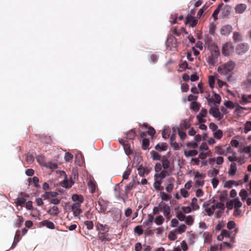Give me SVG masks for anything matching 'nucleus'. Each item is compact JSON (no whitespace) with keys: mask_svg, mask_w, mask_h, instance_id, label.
<instances>
[{"mask_svg":"<svg viewBox=\"0 0 251 251\" xmlns=\"http://www.w3.org/2000/svg\"><path fill=\"white\" fill-rule=\"evenodd\" d=\"M154 178V182L153 183V187L156 190H160L161 189V185L162 183V179L160 178Z\"/></svg>","mask_w":251,"mask_h":251,"instance_id":"72a5a7b5","label":"nucleus"},{"mask_svg":"<svg viewBox=\"0 0 251 251\" xmlns=\"http://www.w3.org/2000/svg\"><path fill=\"white\" fill-rule=\"evenodd\" d=\"M137 170L139 175L142 177L148 175L151 172V169L149 168L144 167L142 165H140L138 167Z\"/></svg>","mask_w":251,"mask_h":251,"instance_id":"dca6fc26","label":"nucleus"},{"mask_svg":"<svg viewBox=\"0 0 251 251\" xmlns=\"http://www.w3.org/2000/svg\"><path fill=\"white\" fill-rule=\"evenodd\" d=\"M249 49V45L247 43H242L237 45L236 51L238 54H243L245 53Z\"/></svg>","mask_w":251,"mask_h":251,"instance_id":"9d476101","label":"nucleus"},{"mask_svg":"<svg viewBox=\"0 0 251 251\" xmlns=\"http://www.w3.org/2000/svg\"><path fill=\"white\" fill-rule=\"evenodd\" d=\"M207 115V110L205 109L202 108L199 114L197 115V118H204Z\"/></svg>","mask_w":251,"mask_h":251,"instance_id":"338daca9","label":"nucleus"},{"mask_svg":"<svg viewBox=\"0 0 251 251\" xmlns=\"http://www.w3.org/2000/svg\"><path fill=\"white\" fill-rule=\"evenodd\" d=\"M208 83L211 88H214L215 83V77L214 76L210 75L209 76Z\"/></svg>","mask_w":251,"mask_h":251,"instance_id":"774afa93","label":"nucleus"},{"mask_svg":"<svg viewBox=\"0 0 251 251\" xmlns=\"http://www.w3.org/2000/svg\"><path fill=\"white\" fill-rule=\"evenodd\" d=\"M191 208L193 210H196L199 209V206L198 204V200L196 198H193L191 202Z\"/></svg>","mask_w":251,"mask_h":251,"instance_id":"58836bf2","label":"nucleus"},{"mask_svg":"<svg viewBox=\"0 0 251 251\" xmlns=\"http://www.w3.org/2000/svg\"><path fill=\"white\" fill-rule=\"evenodd\" d=\"M247 6L246 4L244 3H240L237 4L235 7V10L237 13L238 14H242L247 9Z\"/></svg>","mask_w":251,"mask_h":251,"instance_id":"bb28decb","label":"nucleus"},{"mask_svg":"<svg viewBox=\"0 0 251 251\" xmlns=\"http://www.w3.org/2000/svg\"><path fill=\"white\" fill-rule=\"evenodd\" d=\"M161 163L163 169L161 173L157 175L160 177V179H164L166 176H170L172 174L173 168L171 166L170 161L167 158H163Z\"/></svg>","mask_w":251,"mask_h":251,"instance_id":"f03ea898","label":"nucleus"},{"mask_svg":"<svg viewBox=\"0 0 251 251\" xmlns=\"http://www.w3.org/2000/svg\"><path fill=\"white\" fill-rule=\"evenodd\" d=\"M108 202L103 200H100L96 204V209L99 213L105 212L107 208Z\"/></svg>","mask_w":251,"mask_h":251,"instance_id":"0eeeda50","label":"nucleus"},{"mask_svg":"<svg viewBox=\"0 0 251 251\" xmlns=\"http://www.w3.org/2000/svg\"><path fill=\"white\" fill-rule=\"evenodd\" d=\"M72 200L75 201V203H82L83 201V197L81 195L77 194H74L72 196Z\"/></svg>","mask_w":251,"mask_h":251,"instance_id":"f704fd0d","label":"nucleus"},{"mask_svg":"<svg viewBox=\"0 0 251 251\" xmlns=\"http://www.w3.org/2000/svg\"><path fill=\"white\" fill-rule=\"evenodd\" d=\"M154 220V216L153 215L150 214L148 215V219L146 220L144 223L143 225L147 227L148 229L151 228V225Z\"/></svg>","mask_w":251,"mask_h":251,"instance_id":"b1692460","label":"nucleus"},{"mask_svg":"<svg viewBox=\"0 0 251 251\" xmlns=\"http://www.w3.org/2000/svg\"><path fill=\"white\" fill-rule=\"evenodd\" d=\"M84 224L89 230H91L93 228L94 224L93 222L91 221H86L84 222Z\"/></svg>","mask_w":251,"mask_h":251,"instance_id":"e2e57ef3","label":"nucleus"},{"mask_svg":"<svg viewBox=\"0 0 251 251\" xmlns=\"http://www.w3.org/2000/svg\"><path fill=\"white\" fill-rule=\"evenodd\" d=\"M176 234L177 233L174 230H172L169 233L168 237L170 240L175 241L177 238Z\"/></svg>","mask_w":251,"mask_h":251,"instance_id":"09e8293b","label":"nucleus"},{"mask_svg":"<svg viewBox=\"0 0 251 251\" xmlns=\"http://www.w3.org/2000/svg\"><path fill=\"white\" fill-rule=\"evenodd\" d=\"M245 84L248 89H251V71L248 74Z\"/></svg>","mask_w":251,"mask_h":251,"instance_id":"37998d69","label":"nucleus"},{"mask_svg":"<svg viewBox=\"0 0 251 251\" xmlns=\"http://www.w3.org/2000/svg\"><path fill=\"white\" fill-rule=\"evenodd\" d=\"M210 50V55L207 58V61L209 64L213 65L216 63L218 57L220 54L219 50L218 47H214L212 49L209 50Z\"/></svg>","mask_w":251,"mask_h":251,"instance_id":"20e7f679","label":"nucleus"},{"mask_svg":"<svg viewBox=\"0 0 251 251\" xmlns=\"http://www.w3.org/2000/svg\"><path fill=\"white\" fill-rule=\"evenodd\" d=\"M184 155L186 157H188L190 156H195L198 154V151L196 150L184 151Z\"/></svg>","mask_w":251,"mask_h":251,"instance_id":"a18cd8bd","label":"nucleus"},{"mask_svg":"<svg viewBox=\"0 0 251 251\" xmlns=\"http://www.w3.org/2000/svg\"><path fill=\"white\" fill-rule=\"evenodd\" d=\"M239 102L242 105L251 103V95H242Z\"/></svg>","mask_w":251,"mask_h":251,"instance_id":"4be33fe9","label":"nucleus"},{"mask_svg":"<svg viewBox=\"0 0 251 251\" xmlns=\"http://www.w3.org/2000/svg\"><path fill=\"white\" fill-rule=\"evenodd\" d=\"M135 187L134 180H133L131 182H129L128 184L125 188V193L127 195L129 192Z\"/></svg>","mask_w":251,"mask_h":251,"instance_id":"c03bdc74","label":"nucleus"},{"mask_svg":"<svg viewBox=\"0 0 251 251\" xmlns=\"http://www.w3.org/2000/svg\"><path fill=\"white\" fill-rule=\"evenodd\" d=\"M194 181H195V187L198 188L199 187H202L204 184V179L206 176L205 174L200 173L199 172L194 173Z\"/></svg>","mask_w":251,"mask_h":251,"instance_id":"39448f33","label":"nucleus"},{"mask_svg":"<svg viewBox=\"0 0 251 251\" xmlns=\"http://www.w3.org/2000/svg\"><path fill=\"white\" fill-rule=\"evenodd\" d=\"M237 171L236 164L234 162L232 163L230 165V168L228 171V174L229 176H234L235 175Z\"/></svg>","mask_w":251,"mask_h":251,"instance_id":"473e14b6","label":"nucleus"},{"mask_svg":"<svg viewBox=\"0 0 251 251\" xmlns=\"http://www.w3.org/2000/svg\"><path fill=\"white\" fill-rule=\"evenodd\" d=\"M185 24H189L192 27H194L198 24V21L195 17L191 15H188L185 19Z\"/></svg>","mask_w":251,"mask_h":251,"instance_id":"a211bd4d","label":"nucleus"},{"mask_svg":"<svg viewBox=\"0 0 251 251\" xmlns=\"http://www.w3.org/2000/svg\"><path fill=\"white\" fill-rule=\"evenodd\" d=\"M20 235H21V232L20 230H17L16 232V234L14 237V240L12 246V248L14 247L17 244V243L20 241Z\"/></svg>","mask_w":251,"mask_h":251,"instance_id":"79ce46f5","label":"nucleus"},{"mask_svg":"<svg viewBox=\"0 0 251 251\" xmlns=\"http://www.w3.org/2000/svg\"><path fill=\"white\" fill-rule=\"evenodd\" d=\"M190 108L194 111H198L200 105L196 101H192L190 104Z\"/></svg>","mask_w":251,"mask_h":251,"instance_id":"680f3d73","label":"nucleus"},{"mask_svg":"<svg viewBox=\"0 0 251 251\" xmlns=\"http://www.w3.org/2000/svg\"><path fill=\"white\" fill-rule=\"evenodd\" d=\"M112 215L114 221L119 222L121 219L122 211L118 209H114L112 211Z\"/></svg>","mask_w":251,"mask_h":251,"instance_id":"412c9836","label":"nucleus"},{"mask_svg":"<svg viewBox=\"0 0 251 251\" xmlns=\"http://www.w3.org/2000/svg\"><path fill=\"white\" fill-rule=\"evenodd\" d=\"M240 152H244L250 155L251 154V146H246L240 151Z\"/></svg>","mask_w":251,"mask_h":251,"instance_id":"0e129e2a","label":"nucleus"},{"mask_svg":"<svg viewBox=\"0 0 251 251\" xmlns=\"http://www.w3.org/2000/svg\"><path fill=\"white\" fill-rule=\"evenodd\" d=\"M177 132H178L179 137L181 141L184 140L187 137V134L185 131L180 130L177 127Z\"/></svg>","mask_w":251,"mask_h":251,"instance_id":"de8ad7c7","label":"nucleus"},{"mask_svg":"<svg viewBox=\"0 0 251 251\" xmlns=\"http://www.w3.org/2000/svg\"><path fill=\"white\" fill-rule=\"evenodd\" d=\"M227 228L229 230H231L234 228L233 231L234 232V234H236L238 231V228L236 227V224L233 221H229L227 223Z\"/></svg>","mask_w":251,"mask_h":251,"instance_id":"cd10ccee","label":"nucleus"},{"mask_svg":"<svg viewBox=\"0 0 251 251\" xmlns=\"http://www.w3.org/2000/svg\"><path fill=\"white\" fill-rule=\"evenodd\" d=\"M155 149L159 151H165L168 149V145L166 143H159L155 146Z\"/></svg>","mask_w":251,"mask_h":251,"instance_id":"2f4dec72","label":"nucleus"},{"mask_svg":"<svg viewBox=\"0 0 251 251\" xmlns=\"http://www.w3.org/2000/svg\"><path fill=\"white\" fill-rule=\"evenodd\" d=\"M228 207H229L230 206L232 207L234 205V208L236 209H238L240 208L242 205V203H241L239 198H235L233 201L229 202L228 203Z\"/></svg>","mask_w":251,"mask_h":251,"instance_id":"a878e982","label":"nucleus"},{"mask_svg":"<svg viewBox=\"0 0 251 251\" xmlns=\"http://www.w3.org/2000/svg\"><path fill=\"white\" fill-rule=\"evenodd\" d=\"M60 212V210L58 207L56 205H53L47 211V213L51 216H56L58 215Z\"/></svg>","mask_w":251,"mask_h":251,"instance_id":"393cba45","label":"nucleus"},{"mask_svg":"<svg viewBox=\"0 0 251 251\" xmlns=\"http://www.w3.org/2000/svg\"><path fill=\"white\" fill-rule=\"evenodd\" d=\"M88 186L91 193H94L96 191L97 185L96 182L93 178H90L88 181Z\"/></svg>","mask_w":251,"mask_h":251,"instance_id":"5701e85b","label":"nucleus"},{"mask_svg":"<svg viewBox=\"0 0 251 251\" xmlns=\"http://www.w3.org/2000/svg\"><path fill=\"white\" fill-rule=\"evenodd\" d=\"M223 131L220 129H218L214 132L213 133V136L214 137L217 139H220L222 136H223Z\"/></svg>","mask_w":251,"mask_h":251,"instance_id":"5fc2aeb1","label":"nucleus"},{"mask_svg":"<svg viewBox=\"0 0 251 251\" xmlns=\"http://www.w3.org/2000/svg\"><path fill=\"white\" fill-rule=\"evenodd\" d=\"M168 181L170 182L169 184H168L166 188L165 189L166 191L168 193L171 192L174 188V184L173 183L175 181V179L173 177H170L168 179Z\"/></svg>","mask_w":251,"mask_h":251,"instance_id":"7c9ffc66","label":"nucleus"},{"mask_svg":"<svg viewBox=\"0 0 251 251\" xmlns=\"http://www.w3.org/2000/svg\"><path fill=\"white\" fill-rule=\"evenodd\" d=\"M224 104L226 107L230 109H232L235 107L234 104L230 100L225 101Z\"/></svg>","mask_w":251,"mask_h":251,"instance_id":"6e6d98bb","label":"nucleus"},{"mask_svg":"<svg viewBox=\"0 0 251 251\" xmlns=\"http://www.w3.org/2000/svg\"><path fill=\"white\" fill-rule=\"evenodd\" d=\"M74 184V182L71 178H69L67 176L65 177L64 180L60 182V185L66 188H70Z\"/></svg>","mask_w":251,"mask_h":251,"instance_id":"aec40b11","label":"nucleus"},{"mask_svg":"<svg viewBox=\"0 0 251 251\" xmlns=\"http://www.w3.org/2000/svg\"><path fill=\"white\" fill-rule=\"evenodd\" d=\"M209 114L212 115L218 120H221L224 116L223 114H221L218 107L212 106L209 110Z\"/></svg>","mask_w":251,"mask_h":251,"instance_id":"6e6552de","label":"nucleus"},{"mask_svg":"<svg viewBox=\"0 0 251 251\" xmlns=\"http://www.w3.org/2000/svg\"><path fill=\"white\" fill-rule=\"evenodd\" d=\"M170 132L171 131L169 128L168 127H165L162 133L163 138L164 139L169 138L170 136Z\"/></svg>","mask_w":251,"mask_h":251,"instance_id":"8fccbe9b","label":"nucleus"},{"mask_svg":"<svg viewBox=\"0 0 251 251\" xmlns=\"http://www.w3.org/2000/svg\"><path fill=\"white\" fill-rule=\"evenodd\" d=\"M160 208H161V210L162 211L165 218L167 220H169L172 217L170 206L165 202L162 201L161 202V207Z\"/></svg>","mask_w":251,"mask_h":251,"instance_id":"423d86ee","label":"nucleus"},{"mask_svg":"<svg viewBox=\"0 0 251 251\" xmlns=\"http://www.w3.org/2000/svg\"><path fill=\"white\" fill-rule=\"evenodd\" d=\"M232 30V27L230 25H226L220 28V33L224 36L228 35Z\"/></svg>","mask_w":251,"mask_h":251,"instance_id":"4468645a","label":"nucleus"},{"mask_svg":"<svg viewBox=\"0 0 251 251\" xmlns=\"http://www.w3.org/2000/svg\"><path fill=\"white\" fill-rule=\"evenodd\" d=\"M173 133L170 136V144L172 146L174 147L176 149L179 148L178 144L175 141L176 136L177 133V127L173 126L172 128Z\"/></svg>","mask_w":251,"mask_h":251,"instance_id":"9b49d317","label":"nucleus"},{"mask_svg":"<svg viewBox=\"0 0 251 251\" xmlns=\"http://www.w3.org/2000/svg\"><path fill=\"white\" fill-rule=\"evenodd\" d=\"M187 225L191 226L194 223V219L192 216L189 215L186 216L184 221Z\"/></svg>","mask_w":251,"mask_h":251,"instance_id":"4d7b16f0","label":"nucleus"},{"mask_svg":"<svg viewBox=\"0 0 251 251\" xmlns=\"http://www.w3.org/2000/svg\"><path fill=\"white\" fill-rule=\"evenodd\" d=\"M215 152L218 155H226L227 153L231 151V148L228 147L226 151L223 147L218 146L214 148Z\"/></svg>","mask_w":251,"mask_h":251,"instance_id":"ddd939ff","label":"nucleus"},{"mask_svg":"<svg viewBox=\"0 0 251 251\" xmlns=\"http://www.w3.org/2000/svg\"><path fill=\"white\" fill-rule=\"evenodd\" d=\"M161 200L163 201H168L169 200H170V199L171 198V197L166 194L165 192H162L161 193Z\"/></svg>","mask_w":251,"mask_h":251,"instance_id":"69168bd1","label":"nucleus"},{"mask_svg":"<svg viewBox=\"0 0 251 251\" xmlns=\"http://www.w3.org/2000/svg\"><path fill=\"white\" fill-rule=\"evenodd\" d=\"M24 222V218L20 216H17V219L15 222V226L18 227H20Z\"/></svg>","mask_w":251,"mask_h":251,"instance_id":"3c124183","label":"nucleus"},{"mask_svg":"<svg viewBox=\"0 0 251 251\" xmlns=\"http://www.w3.org/2000/svg\"><path fill=\"white\" fill-rule=\"evenodd\" d=\"M232 231H228L226 229H222L221 231V233L217 237V240L219 241L223 240L224 238H228L230 236Z\"/></svg>","mask_w":251,"mask_h":251,"instance_id":"6ab92c4d","label":"nucleus"},{"mask_svg":"<svg viewBox=\"0 0 251 251\" xmlns=\"http://www.w3.org/2000/svg\"><path fill=\"white\" fill-rule=\"evenodd\" d=\"M204 43L205 46L208 50L212 49L214 47H218L213 42L212 37L209 35H205L204 36Z\"/></svg>","mask_w":251,"mask_h":251,"instance_id":"f8f14e48","label":"nucleus"},{"mask_svg":"<svg viewBox=\"0 0 251 251\" xmlns=\"http://www.w3.org/2000/svg\"><path fill=\"white\" fill-rule=\"evenodd\" d=\"M97 229L99 230H100V232L103 231L104 232H108V230L109 229L108 226L106 225H102L100 223H98L97 225Z\"/></svg>","mask_w":251,"mask_h":251,"instance_id":"a19ab883","label":"nucleus"},{"mask_svg":"<svg viewBox=\"0 0 251 251\" xmlns=\"http://www.w3.org/2000/svg\"><path fill=\"white\" fill-rule=\"evenodd\" d=\"M186 225L184 224H181L176 227V228L174 230L177 234H181L186 231Z\"/></svg>","mask_w":251,"mask_h":251,"instance_id":"c756f323","label":"nucleus"},{"mask_svg":"<svg viewBox=\"0 0 251 251\" xmlns=\"http://www.w3.org/2000/svg\"><path fill=\"white\" fill-rule=\"evenodd\" d=\"M235 66V63L233 61H229L220 65L218 68V72L222 75H227L230 74Z\"/></svg>","mask_w":251,"mask_h":251,"instance_id":"7ed1b4c3","label":"nucleus"},{"mask_svg":"<svg viewBox=\"0 0 251 251\" xmlns=\"http://www.w3.org/2000/svg\"><path fill=\"white\" fill-rule=\"evenodd\" d=\"M82 203H74L72 205V210L73 212L74 216H78L81 212L82 211L80 209L81 204Z\"/></svg>","mask_w":251,"mask_h":251,"instance_id":"2eb2a0df","label":"nucleus"},{"mask_svg":"<svg viewBox=\"0 0 251 251\" xmlns=\"http://www.w3.org/2000/svg\"><path fill=\"white\" fill-rule=\"evenodd\" d=\"M251 130V121H247L244 125V132L246 134L248 133Z\"/></svg>","mask_w":251,"mask_h":251,"instance_id":"49530a36","label":"nucleus"},{"mask_svg":"<svg viewBox=\"0 0 251 251\" xmlns=\"http://www.w3.org/2000/svg\"><path fill=\"white\" fill-rule=\"evenodd\" d=\"M43 225L46 226L47 227L53 229L55 228L54 225L52 222L48 221L47 220H45L43 222Z\"/></svg>","mask_w":251,"mask_h":251,"instance_id":"603ef678","label":"nucleus"},{"mask_svg":"<svg viewBox=\"0 0 251 251\" xmlns=\"http://www.w3.org/2000/svg\"><path fill=\"white\" fill-rule=\"evenodd\" d=\"M216 27V22H215V21L211 22L209 24V31L210 33H211V34L214 33Z\"/></svg>","mask_w":251,"mask_h":251,"instance_id":"13d9d810","label":"nucleus"},{"mask_svg":"<svg viewBox=\"0 0 251 251\" xmlns=\"http://www.w3.org/2000/svg\"><path fill=\"white\" fill-rule=\"evenodd\" d=\"M190 122L186 119L181 120L180 123V127L184 129L190 128Z\"/></svg>","mask_w":251,"mask_h":251,"instance_id":"c9c22d12","label":"nucleus"},{"mask_svg":"<svg viewBox=\"0 0 251 251\" xmlns=\"http://www.w3.org/2000/svg\"><path fill=\"white\" fill-rule=\"evenodd\" d=\"M99 238L100 240L102 242L110 241L112 239L111 235L107 232H100Z\"/></svg>","mask_w":251,"mask_h":251,"instance_id":"f3484780","label":"nucleus"},{"mask_svg":"<svg viewBox=\"0 0 251 251\" xmlns=\"http://www.w3.org/2000/svg\"><path fill=\"white\" fill-rule=\"evenodd\" d=\"M239 196L241 197L243 201H245L248 196V193L245 189H242L239 193Z\"/></svg>","mask_w":251,"mask_h":251,"instance_id":"bf43d9fd","label":"nucleus"},{"mask_svg":"<svg viewBox=\"0 0 251 251\" xmlns=\"http://www.w3.org/2000/svg\"><path fill=\"white\" fill-rule=\"evenodd\" d=\"M214 200L211 199L210 201L203 203L202 205L203 207L204 208L203 213L204 215L210 216L213 214L217 209V210L215 211V215L217 218H219L224 210L225 205L222 202H218L216 204H213L211 206L208 207L210 203H214Z\"/></svg>","mask_w":251,"mask_h":251,"instance_id":"f257e3e1","label":"nucleus"},{"mask_svg":"<svg viewBox=\"0 0 251 251\" xmlns=\"http://www.w3.org/2000/svg\"><path fill=\"white\" fill-rule=\"evenodd\" d=\"M233 51V47L231 43H226L223 46L222 53L225 56L230 55Z\"/></svg>","mask_w":251,"mask_h":251,"instance_id":"1a4fd4ad","label":"nucleus"},{"mask_svg":"<svg viewBox=\"0 0 251 251\" xmlns=\"http://www.w3.org/2000/svg\"><path fill=\"white\" fill-rule=\"evenodd\" d=\"M151 156L154 160H160L161 159V155L155 151L151 152Z\"/></svg>","mask_w":251,"mask_h":251,"instance_id":"864d4df0","label":"nucleus"},{"mask_svg":"<svg viewBox=\"0 0 251 251\" xmlns=\"http://www.w3.org/2000/svg\"><path fill=\"white\" fill-rule=\"evenodd\" d=\"M219 173V170L215 168H213L212 170L208 172V176L209 177H213V178H217V176Z\"/></svg>","mask_w":251,"mask_h":251,"instance_id":"ea45409f","label":"nucleus"},{"mask_svg":"<svg viewBox=\"0 0 251 251\" xmlns=\"http://www.w3.org/2000/svg\"><path fill=\"white\" fill-rule=\"evenodd\" d=\"M57 195L58 193L56 192H46L45 195L42 196V197L46 199L49 197H55Z\"/></svg>","mask_w":251,"mask_h":251,"instance_id":"052dcab7","label":"nucleus"},{"mask_svg":"<svg viewBox=\"0 0 251 251\" xmlns=\"http://www.w3.org/2000/svg\"><path fill=\"white\" fill-rule=\"evenodd\" d=\"M162 168H163V167H162V163L161 164L160 163H157L155 164V167H154L155 174L154 176V177L160 178V177H159L157 175L159 174V173H161Z\"/></svg>","mask_w":251,"mask_h":251,"instance_id":"c85d7f7f","label":"nucleus"},{"mask_svg":"<svg viewBox=\"0 0 251 251\" xmlns=\"http://www.w3.org/2000/svg\"><path fill=\"white\" fill-rule=\"evenodd\" d=\"M233 39L235 42H239L243 40V37L239 32L235 31L233 34Z\"/></svg>","mask_w":251,"mask_h":251,"instance_id":"4c0bfd02","label":"nucleus"},{"mask_svg":"<svg viewBox=\"0 0 251 251\" xmlns=\"http://www.w3.org/2000/svg\"><path fill=\"white\" fill-rule=\"evenodd\" d=\"M165 221V218L163 216L159 215L154 219V222L157 226H161Z\"/></svg>","mask_w":251,"mask_h":251,"instance_id":"e433bc0d","label":"nucleus"}]
</instances>
